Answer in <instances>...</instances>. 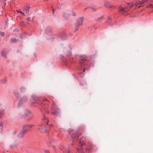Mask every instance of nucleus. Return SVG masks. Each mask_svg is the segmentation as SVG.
I'll use <instances>...</instances> for the list:
<instances>
[{
  "mask_svg": "<svg viewBox=\"0 0 153 153\" xmlns=\"http://www.w3.org/2000/svg\"><path fill=\"white\" fill-rule=\"evenodd\" d=\"M84 18L82 17H79L76 20L75 31H77L78 30L79 27L83 24Z\"/></svg>",
  "mask_w": 153,
  "mask_h": 153,
  "instance_id": "obj_1",
  "label": "nucleus"
},
{
  "mask_svg": "<svg viewBox=\"0 0 153 153\" xmlns=\"http://www.w3.org/2000/svg\"><path fill=\"white\" fill-rule=\"evenodd\" d=\"M27 101V97L25 95H24L22 96L18 103V108H20L22 105L24 103L26 102Z\"/></svg>",
  "mask_w": 153,
  "mask_h": 153,
  "instance_id": "obj_2",
  "label": "nucleus"
},
{
  "mask_svg": "<svg viewBox=\"0 0 153 153\" xmlns=\"http://www.w3.org/2000/svg\"><path fill=\"white\" fill-rule=\"evenodd\" d=\"M129 10L128 7H125L124 6H121L119 7V11L123 15H127L128 14L127 11Z\"/></svg>",
  "mask_w": 153,
  "mask_h": 153,
  "instance_id": "obj_3",
  "label": "nucleus"
},
{
  "mask_svg": "<svg viewBox=\"0 0 153 153\" xmlns=\"http://www.w3.org/2000/svg\"><path fill=\"white\" fill-rule=\"evenodd\" d=\"M153 1V0H143L142 1H137L135 3V5L136 6L140 5H142L145 3H146L147 2H150V3H149L147 7H148V6L149 4H150Z\"/></svg>",
  "mask_w": 153,
  "mask_h": 153,
  "instance_id": "obj_4",
  "label": "nucleus"
},
{
  "mask_svg": "<svg viewBox=\"0 0 153 153\" xmlns=\"http://www.w3.org/2000/svg\"><path fill=\"white\" fill-rule=\"evenodd\" d=\"M81 134V133L79 132H78L77 133H73L71 135V137L73 141H75V138L78 137Z\"/></svg>",
  "mask_w": 153,
  "mask_h": 153,
  "instance_id": "obj_5",
  "label": "nucleus"
},
{
  "mask_svg": "<svg viewBox=\"0 0 153 153\" xmlns=\"http://www.w3.org/2000/svg\"><path fill=\"white\" fill-rule=\"evenodd\" d=\"M59 148L64 153H70V152L68 148L67 149L66 147H65L63 146H61L59 147Z\"/></svg>",
  "mask_w": 153,
  "mask_h": 153,
  "instance_id": "obj_6",
  "label": "nucleus"
},
{
  "mask_svg": "<svg viewBox=\"0 0 153 153\" xmlns=\"http://www.w3.org/2000/svg\"><path fill=\"white\" fill-rule=\"evenodd\" d=\"M104 5L106 7L111 8L113 7L110 2L108 1H105L104 3Z\"/></svg>",
  "mask_w": 153,
  "mask_h": 153,
  "instance_id": "obj_7",
  "label": "nucleus"
},
{
  "mask_svg": "<svg viewBox=\"0 0 153 153\" xmlns=\"http://www.w3.org/2000/svg\"><path fill=\"white\" fill-rule=\"evenodd\" d=\"M81 59L79 61V63L80 64H81L83 63L84 60H86L87 59V57L85 56H81Z\"/></svg>",
  "mask_w": 153,
  "mask_h": 153,
  "instance_id": "obj_8",
  "label": "nucleus"
},
{
  "mask_svg": "<svg viewBox=\"0 0 153 153\" xmlns=\"http://www.w3.org/2000/svg\"><path fill=\"white\" fill-rule=\"evenodd\" d=\"M20 90L21 93H24L26 92L27 89L25 87L22 86L20 87Z\"/></svg>",
  "mask_w": 153,
  "mask_h": 153,
  "instance_id": "obj_9",
  "label": "nucleus"
},
{
  "mask_svg": "<svg viewBox=\"0 0 153 153\" xmlns=\"http://www.w3.org/2000/svg\"><path fill=\"white\" fill-rule=\"evenodd\" d=\"M1 54L4 58H7V53L4 50H2L1 52Z\"/></svg>",
  "mask_w": 153,
  "mask_h": 153,
  "instance_id": "obj_10",
  "label": "nucleus"
},
{
  "mask_svg": "<svg viewBox=\"0 0 153 153\" xmlns=\"http://www.w3.org/2000/svg\"><path fill=\"white\" fill-rule=\"evenodd\" d=\"M7 81L6 78L4 77L0 80V82L1 84H4Z\"/></svg>",
  "mask_w": 153,
  "mask_h": 153,
  "instance_id": "obj_11",
  "label": "nucleus"
},
{
  "mask_svg": "<svg viewBox=\"0 0 153 153\" xmlns=\"http://www.w3.org/2000/svg\"><path fill=\"white\" fill-rule=\"evenodd\" d=\"M24 133L22 132H21L17 135V137L19 138H23L24 136Z\"/></svg>",
  "mask_w": 153,
  "mask_h": 153,
  "instance_id": "obj_12",
  "label": "nucleus"
},
{
  "mask_svg": "<svg viewBox=\"0 0 153 153\" xmlns=\"http://www.w3.org/2000/svg\"><path fill=\"white\" fill-rule=\"evenodd\" d=\"M70 15V14H69L68 13L65 12L63 14V16L65 19L67 18Z\"/></svg>",
  "mask_w": 153,
  "mask_h": 153,
  "instance_id": "obj_13",
  "label": "nucleus"
},
{
  "mask_svg": "<svg viewBox=\"0 0 153 153\" xmlns=\"http://www.w3.org/2000/svg\"><path fill=\"white\" fill-rule=\"evenodd\" d=\"M25 114L27 116H31L33 115V114L31 113L30 111H26L25 113Z\"/></svg>",
  "mask_w": 153,
  "mask_h": 153,
  "instance_id": "obj_14",
  "label": "nucleus"
},
{
  "mask_svg": "<svg viewBox=\"0 0 153 153\" xmlns=\"http://www.w3.org/2000/svg\"><path fill=\"white\" fill-rule=\"evenodd\" d=\"M60 112V110L59 109H56L55 112H52V114L55 115H57Z\"/></svg>",
  "mask_w": 153,
  "mask_h": 153,
  "instance_id": "obj_15",
  "label": "nucleus"
},
{
  "mask_svg": "<svg viewBox=\"0 0 153 153\" xmlns=\"http://www.w3.org/2000/svg\"><path fill=\"white\" fill-rule=\"evenodd\" d=\"M85 139V137H82L80 140V144H81V146H82L85 144L84 142H83V140Z\"/></svg>",
  "mask_w": 153,
  "mask_h": 153,
  "instance_id": "obj_16",
  "label": "nucleus"
},
{
  "mask_svg": "<svg viewBox=\"0 0 153 153\" xmlns=\"http://www.w3.org/2000/svg\"><path fill=\"white\" fill-rule=\"evenodd\" d=\"M134 4H135V3H132L131 4H130V3L128 4L126 6V7H128V9H129V10L130 9V8H131Z\"/></svg>",
  "mask_w": 153,
  "mask_h": 153,
  "instance_id": "obj_17",
  "label": "nucleus"
},
{
  "mask_svg": "<svg viewBox=\"0 0 153 153\" xmlns=\"http://www.w3.org/2000/svg\"><path fill=\"white\" fill-rule=\"evenodd\" d=\"M27 129V126H24L23 127V130H22V132L23 133H25L26 132Z\"/></svg>",
  "mask_w": 153,
  "mask_h": 153,
  "instance_id": "obj_18",
  "label": "nucleus"
},
{
  "mask_svg": "<svg viewBox=\"0 0 153 153\" xmlns=\"http://www.w3.org/2000/svg\"><path fill=\"white\" fill-rule=\"evenodd\" d=\"M148 7L149 8H153V1L148 5Z\"/></svg>",
  "mask_w": 153,
  "mask_h": 153,
  "instance_id": "obj_19",
  "label": "nucleus"
},
{
  "mask_svg": "<svg viewBox=\"0 0 153 153\" xmlns=\"http://www.w3.org/2000/svg\"><path fill=\"white\" fill-rule=\"evenodd\" d=\"M44 128V126H40L38 128V130L42 131Z\"/></svg>",
  "mask_w": 153,
  "mask_h": 153,
  "instance_id": "obj_20",
  "label": "nucleus"
},
{
  "mask_svg": "<svg viewBox=\"0 0 153 153\" xmlns=\"http://www.w3.org/2000/svg\"><path fill=\"white\" fill-rule=\"evenodd\" d=\"M16 11L18 13H21L22 15H23L24 16H25L24 13L23 12H22L21 11V10L19 9L18 10H16Z\"/></svg>",
  "mask_w": 153,
  "mask_h": 153,
  "instance_id": "obj_21",
  "label": "nucleus"
},
{
  "mask_svg": "<svg viewBox=\"0 0 153 153\" xmlns=\"http://www.w3.org/2000/svg\"><path fill=\"white\" fill-rule=\"evenodd\" d=\"M77 151L81 153H84L83 150L82 149H77Z\"/></svg>",
  "mask_w": 153,
  "mask_h": 153,
  "instance_id": "obj_22",
  "label": "nucleus"
},
{
  "mask_svg": "<svg viewBox=\"0 0 153 153\" xmlns=\"http://www.w3.org/2000/svg\"><path fill=\"white\" fill-rule=\"evenodd\" d=\"M30 9L29 7H27L25 9V10L27 13H28Z\"/></svg>",
  "mask_w": 153,
  "mask_h": 153,
  "instance_id": "obj_23",
  "label": "nucleus"
},
{
  "mask_svg": "<svg viewBox=\"0 0 153 153\" xmlns=\"http://www.w3.org/2000/svg\"><path fill=\"white\" fill-rule=\"evenodd\" d=\"M0 35L2 37H3L4 35V33L3 32H0Z\"/></svg>",
  "mask_w": 153,
  "mask_h": 153,
  "instance_id": "obj_24",
  "label": "nucleus"
},
{
  "mask_svg": "<svg viewBox=\"0 0 153 153\" xmlns=\"http://www.w3.org/2000/svg\"><path fill=\"white\" fill-rule=\"evenodd\" d=\"M103 16H101L98 19V20L99 21H101L103 19Z\"/></svg>",
  "mask_w": 153,
  "mask_h": 153,
  "instance_id": "obj_25",
  "label": "nucleus"
},
{
  "mask_svg": "<svg viewBox=\"0 0 153 153\" xmlns=\"http://www.w3.org/2000/svg\"><path fill=\"white\" fill-rule=\"evenodd\" d=\"M71 15V14H70V15ZM71 15L72 16H75L76 15V12H72V13L71 14Z\"/></svg>",
  "mask_w": 153,
  "mask_h": 153,
  "instance_id": "obj_26",
  "label": "nucleus"
},
{
  "mask_svg": "<svg viewBox=\"0 0 153 153\" xmlns=\"http://www.w3.org/2000/svg\"><path fill=\"white\" fill-rule=\"evenodd\" d=\"M93 10V11L95 12L96 11V10H97V7H94L93 8H91Z\"/></svg>",
  "mask_w": 153,
  "mask_h": 153,
  "instance_id": "obj_27",
  "label": "nucleus"
},
{
  "mask_svg": "<svg viewBox=\"0 0 153 153\" xmlns=\"http://www.w3.org/2000/svg\"><path fill=\"white\" fill-rule=\"evenodd\" d=\"M10 41L11 42H16V39H11Z\"/></svg>",
  "mask_w": 153,
  "mask_h": 153,
  "instance_id": "obj_28",
  "label": "nucleus"
},
{
  "mask_svg": "<svg viewBox=\"0 0 153 153\" xmlns=\"http://www.w3.org/2000/svg\"><path fill=\"white\" fill-rule=\"evenodd\" d=\"M4 109L3 110H0V115H1L2 114L3 112L4 111Z\"/></svg>",
  "mask_w": 153,
  "mask_h": 153,
  "instance_id": "obj_29",
  "label": "nucleus"
},
{
  "mask_svg": "<svg viewBox=\"0 0 153 153\" xmlns=\"http://www.w3.org/2000/svg\"><path fill=\"white\" fill-rule=\"evenodd\" d=\"M25 126H27V127L28 128H31L32 127V125H25Z\"/></svg>",
  "mask_w": 153,
  "mask_h": 153,
  "instance_id": "obj_30",
  "label": "nucleus"
},
{
  "mask_svg": "<svg viewBox=\"0 0 153 153\" xmlns=\"http://www.w3.org/2000/svg\"><path fill=\"white\" fill-rule=\"evenodd\" d=\"M80 75L81 77H83L84 76V74L83 73H81Z\"/></svg>",
  "mask_w": 153,
  "mask_h": 153,
  "instance_id": "obj_31",
  "label": "nucleus"
},
{
  "mask_svg": "<svg viewBox=\"0 0 153 153\" xmlns=\"http://www.w3.org/2000/svg\"><path fill=\"white\" fill-rule=\"evenodd\" d=\"M45 153H50V151L48 150H45Z\"/></svg>",
  "mask_w": 153,
  "mask_h": 153,
  "instance_id": "obj_32",
  "label": "nucleus"
},
{
  "mask_svg": "<svg viewBox=\"0 0 153 153\" xmlns=\"http://www.w3.org/2000/svg\"><path fill=\"white\" fill-rule=\"evenodd\" d=\"M3 71V70L2 68L0 69V74H1L2 73Z\"/></svg>",
  "mask_w": 153,
  "mask_h": 153,
  "instance_id": "obj_33",
  "label": "nucleus"
},
{
  "mask_svg": "<svg viewBox=\"0 0 153 153\" xmlns=\"http://www.w3.org/2000/svg\"><path fill=\"white\" fill-rule=\"evenodd\" d=\"M42 121H44V120H46V121L48 120L45 117H44V118L42 119Z\"/></svg>",
  "mask_w": 153,
  "mask_h": 153,
  "instance_id": "obj_34",
  "label": "nucleus"
},
{
  "mask_svg": "<svg viewBox=\"0 0 153 153\" xmlns=\"http://www.w3.org/2000/svg\"><path fill=\"white\" fill-rule=\"evenodd\" d=\"M3 125V123H2V122H1L0 123V127L1 126V128H2V125Z\"/></svg>",
  "mask_w": 153,
  "mask_h": 153,
  "instance_id": "obj_35",
  "label": "nucleus"
},
{
  "mask_svg": "<svg viewBox=\"0 0 153 153\" xmlns=\"http://www.w3.org/2000/svg\"><path fill=\"white\" fill-rule=\"evenodd\" d=\"M27 20L28 21H30V18L29 17H28L27 18Z\"/></svg>",
  "mask_w": 153,
  "mask_h": 153,
  "instance_id": "obj_36",
  "label": "nucleus"
},
{
  "mask_svg": "<svg viewBox=\"0 0 153 153\" xmlns=\"http://www.w3.org/2000/svg\"><path fill=\"white\" fill-rule=\"evenodd\" d=\"M45 133H47V131L46 130V129H45Z\"/></svg>",
  "mask_w": 153,
  "mask_h": 153,
  "instance_id": "obj_37",
  "label": "nucleus"
},
{
  "mask_svg": "<svg viewBox=\"0 0 153 153\" xmlns=\"http://www.w3.org/2000/svg\"><path fill=\"white\" fill-rule=\"evenodd\" d=\"M88 8L87 7H86L84 9V11H85L86 9H87Z\"/></svg>",
  "mask_w": 153,
  "mask_h": 153,
  "instance_id": "obj_38",
  "label": "nucleus"
},
{
  "mask_svg": "<svg viewBox=\"0 0 153 153\" xmlns=\"http://www.w3.org/2000/svg\"><path fill=\"white\" fill-rule=\"evenodd\" d=\"M16 133V131H15L13 133V134H15Z\"/></svg>",
  "mask_w": 153,
  "mask_h": 153,
  "instance_id": "obj_39",
  "label": "nucleus"
},
{
  "mask_svg": "<svg viewBox=\"0 0 153 153\" xmlns=\"http://www.w3.org/2000/svg\"><path fill=\"white\" fill-rule=\"evenodd\" d=\"M1 120V115H0V121Z\"/></svg>",
  "mask_w": 153,
  "mask_h": 153,
  "instance_id": "obj_40",
  "label": "nucleus"
},
{
  "mask_svg": "<svg viewBox=\"0 0 153 153\" xmlns=\"http://www.w3.org/2000/svg\"><path fill=\"white\" fill-rule=\"evenodd\" d=\"M52 11H53V13L54 12V10L53 9Z\"/></svg>",
  "mask_w": 153,
  "mask_h": 153,
  "instance_id": "obj_41",
  "label": "nucleus"
},
{
  "mask_svg": "<svg viewBox=\"0 0 153 153\" xmlns=\"http://www.w3.org/2000/svg\"><path fill=\"white\" fill-rule=\"evenodd\" d=\"M85 69H84V70H83V71L84 72H85Z\"/></svg>",
  "mask_w": 153,
  "mask_h": 153,
  "instance_id": "obj_42",
  "label": "nucleus"
},
{
  "mask_svg": "<svg viewBox=\"0 0 153 153\" xmlns=\"http://www.w3.org/2000/svg\"><path fill=\"white\" fill-rule=\"evenodd\" d=\"M45 100H47L46 99H45Z\"/></svg>",
  "mask_w": 153,
  "mask_h": 153,
  "instance_id": "obj_43",
  "label": "nucleus"
},
{
  "mask_svg": "<svg viewBox=\"0 0 153 153\" xmlns=\"http://www.w3.org/2000/svg\"><path fill=\"white\" fill-rule=\"evenodd\" d=\"M47 124L48 125V122H47Z\"/></svg>",
  "mask_w": 153,
  "mask_h": 153,
  "instance_id": "obj_44",
  "label": "nucleus"
},
{
  "mask_svg": "<svg viewBox=\"0 0 153 153\" xmlns=\"http://www.w3.org/2000/svg\"><path fill=\"white\" fill-rule=\"evenodd\" d=\"M53 105H54V103H53Z\"/></svg>",
  "mask_w": 153,
  "mask_h": 153,
  "instance_id": "obj_45",
  "label": "nucleus"
}]
</instances>
